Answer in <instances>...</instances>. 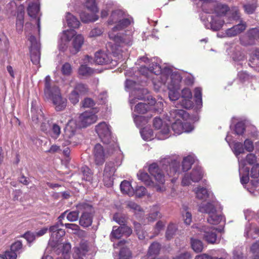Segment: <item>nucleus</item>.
Returning <instances> with one entry per match:
<instances>
[{"mask_svg": "<svg viewBox=\"0 0 259 259\" xmlns=\"http://www.w3.org/2000/svg\"><path fill=\"white\" fill-rule=\"evenodd\" d=\"M78 209L82 210L79 219V225L83 228L91 226L93 223L95 211L93 206L87 203H80L77 206Z\"/></svg>", "mask_w": 259, "mask_h": 259, "instance_id": "obj_1", "label": "nucleus"}, {"mask_svg": "<svg viewBox=\"0 0 259 259\" xmlns=\"http://www.w3.org/2000/svg\"><path fill=\"white\" fill-rule=\"evenodd\" d=\"M45 96L52 101L57 111H63L66 108L67 99L62 97L59 88H54L52 92Z\"/></svg>", "mask_w": 259, "mask_h": 259, "instance_id": "obj_2", "label": "nucleus"}, {"mask_svg": "<svg viewBox=\"0 0 259 259\" xmlns=\"http://www.w3.org/2000/svg\"><path fill=\"white\" fill-rule=\"evenodd\" d=\"M239 40L240 44L245 47L255 45L259 41V28L249 29L240 36Z\"/></svg>", "mask_w": 259, "mask_h": 259, "instance_id": "obj_3", "label": "nucleus"}, {"mask_svg": "<svg viewBox=\"0 0 259 259\" xmlns=\"http://www.w3.org/2000/svg\"><path fill=\"white\" fill-rule=\"evenodd\" d=\"M198 230V234L200 237L203 238L208 243L214 244L217 241V229L214 227L203 226L196 227Z\"/></svg>", "mask_w": 259, "mask_h": 259, "instance_id": "obj_4", "label": "nucleus"}, {"mask_svg": "<svg viewBox=\"0 0 259 259\" xmlns=\"http://www.w3.org/2000/svg\"><path fill=\"white\" fill-rule=\"evenodd\" d=\"M117 165L112 161L107 162L105 165L103 172V181L105 185L110 187L113 183V176L116 170Z\"/></svg>", "mask_w": 259, "mask_h": 259, "instance_id": "obj_5", "label": "nucleus"}, {"mask_svg": "<svg viewBox=\"0 0 259 259\" xmlns=\"http://www.w3.org/2000/svg\"><path fill=\"white\" fill-rule=\"evenodd\" d=\"M96 131L102 142L108 144L111 139V132L109 125L105 122H102L96 126Z\"/></svg>", "mask_w": 259, "mask_h": 259, "instance_id": "obj_6", "label": "nucleus"}, {"mask_svg": "<svg viewBox=\"0 0 259 259\" xmlns=\"http://www.w3.org/2000/svg\"><path fill=\"white\" fill-rule=\"evenodd\" d=\"M203 177L202 170L201 167L194 168L190 174L185 175L182 181V185L184 186H189L191 182H198Z\"/></svg>", "mask_w": 259, "mask_h": 259, "instance_id": "obj_7", "label": "nucleus"}, {"mask_svg": "<svg viewBox=\"0 0 259 259\" xmlns=\"http://www.w3.org/2000/svg\"><path fill=\"white\" fill-rule=\"evenodd\" d=\"M97 119V115L93 111H86L79 116L78 123L81 127L84 128L96 122Z\"/></svg>", "mask_w": 259, "mask_h": 259, "instance_id": "obj_8", "label": "nucleus"}, {"mask_svg": "<svg viewBox=\"0 0 259 259\" xmlns=\"http://www.w3.org/2000/svg\"><path fill=\"white\" fill-rule=\"evenodd\" d=\"M171 84L173 85V90H170L168 96L170 100L176 101L180 97V94L177 90L180 89V83L181 82L182 77L179 75H172L171 76Z\"/></svg>", "mask_w": 259, "mask_h": 259, "instance_id": "obj_9", "label": "nucleus"}, {"mask_svg": "<svg viewBox=\"0 0 259 259\" xmlns=\"http://www.w3.org/2000/svg\"><path fill=\"white\" fill-rule=\"evenodd\" d=\"M148 171L154 178L157 183L164 184L165 181V176L158 165L156 163H153L149 166Z\"/></svg>", "mask_w": 259, "mask_h": 259, "instance_id": "obj_10", "label": "nucleus"}, {"mask_svg": "<svg viewBox=\"0 0 259 259\" xmlns=\"http://www.w3.org/2000/svg\"><path fill=\"white\" fill-rule=\"evenodd\" d=\"M94 161L97 165H102L105 161V152L100 144L95 145L93 150Z\"/></svg>", "mask_w": 259, "mask_h": 259, "instance_id": "obj_11", "label": "nucleus"}, {"mask_svg": "<svg viewBox=\"0 0 259 259\" xmlns=\"http://www.w3.org/2000/svg\"><path fill=\"white\" fill-rule=\"evenodd\" d=\"M112 61V55L102 51H99L95 54V62L99 65H106Z\"/></svg>", "mask_w": 259, "mask_h": 259, "instance_id": "obj_12", "label": "nucleus"}, {"mask_svg": "<svg viewBox=\"0 0 259 259\" xmlns=\"http://www.w3.org/2000/svg\"><path fill=\"white\" fill-rule=\"evenodd\" d=\"M180 163L174 161L166 167V172L168 176L170 177H174L171 180L173 182L178 178L180 172Z\"/></svg>", "mask_w": 259, "mask_h": 259, "instance_id": "obj_13", "label": "nucleus"}, {"mask_svg": "<svg viewBox=\"0 0 259 259\" xmlns=\"http://www.w3.org/2000/svg\"><path fill=\"white\" fill-rule=\"evenodd\" d=\"M192 94L190 90L188 88H185L182 91L181 105L185 108L188 109L192 107V102L190 99H192Z\"/></svg>", "mask_w": 259, "mask_h": 259, "instance_id": "obj_14", "label": "nucleus"}, {"mask_svg": "<svg viewBox=\"0 0 259 259\" xmlns=\"http://www.w3.org/2000/svg\"><path fill=\"white\" fill-rule=\"evenodd\" d=\"M127 16V13L121 10L113 11L108 21L109 24H117L124 17Z\"/></svg>", "mask_w": 259, "mask_h": 259, "instance_id": "obj_15", "label": "nucleus"}, {"mask_svg": "<svg viewBox=\"0 0 259 259\" xmlns=\"http://www.w3.org/2000/svg\"><path fill=\"white\" fill-rule=\"evenodd\" d=\"M140 72L143 74L147 75L148 72H151L154 73L155 74L158 75L161 72V67L159 64L157 63H152L149 68L146 67L145 66H142L140 68Z\"/></svg>", "mask_w": 259, "mask_h": 259, "instance_id": "obj_16", "label": "nucleus"}, {"mask_svg": "<svg viewBox=\"0 0 259 259\" xmlns=\"http://www.w3.org/2000/svg\"><path fill=\"white\" fill-rule=\"evenodd\" d=\"M246 27L245 23H240L227 29L226 33L229 37H233L243 31Z\"/></svg>", "mask_w": 259, "mask_h": 259, "instance_id": "obj_17", "label": "nucleus"}, {"mask_svg": "<svg viewBox=\"0 0 259 259\" xmlns=\"http://www.w3.org/2000/svg\"><path fill=\"white\" fill-rule=\"evenodd\" d=\"M132 23H133V18L127 14L126 17H123V18L115 25L113 28V30L118 31L122 30L130 25Z\"/></svg>", "mask_w": 259, "mask_h": 259, "instance_id": "obj_18", "label": "nucleus"}, {"mask_svg": "<svg viewBox=\"0 0 259 259\" xmlns=\"http://www.w3.org/2000/svg\"><path fill=\"white\" fill-rule=\"evenodd\" d=\"M170 115L176 121H181V119L186 120L188 117V113L184 110L174 109L170 110Z\"/></svg>", "mask_w": 259, "mask_h": 259, "instance_id": "obj_19", "label": "nucleus"}, {"mask_svg": "<svg viewBox=\"0 0 259 259\" xmlns=\"http://www.w3.org/2000/svg\"><path fill=\"white\" fill-rule=\"evenodd\" d=\"M230 9L231 8L227 5L218 3L214 7V13L218 17L224 16L230 12Z\"/></svg>", "mask_w": 259, "mask_h": 259, "instance_id": "obj_20", "label": "nucleus"}, {"mask_svg": "<svg viewBox=\"0 0 259 259\" xmlns=\"http://www.w3.org/2000/svg\"><path fill=\"white\" fill-rule=\"evenodd\" d=\"M84 42V38L82 35L79 34L76 35L73 39V49L71 51L72 54H75L78 52Z\"/></svg>", "mask_w": 259, "mask_h": 259, "instance_id": "obj_21", "label": "nucleus"}, {"mask_svg": "<svg viewBox=\"0 0 259 259\" xmlns=\"http://www.w3.org/2000/svg\"><path fill=\"white\" fill-rule=\"evenodd\" d=\"M155 100L151 98V100L148 104L144 103H139L135 106V111L139 114H144L150 109V106L149 104H151V105H153L155 103Z\"/></svg>", "mask_w": 259, "mask_h": 259, "instance_id": "obj_22", "label": "nucleus"}, {"mask_svg": "<svg viewBox=\"0 0 259 259\" xmlns=\"http://www.w3.org/2000/svg\"><path fill=\"white\" fill-rule=\"evenodd\" d=\"M120 190L123 194L128 195L130 196H133L135 194V190L132 187L130 182L124 180L120 184Z\"/></svg>", "mask_w": 259, "mask_h": 259, "instance_id": "obj_23", "label": "nucleus"}, {"mask_svg": "<svg viewBox=\"0 0 259 259\" xmlns=\"http://www.w3.org/2000/svg\"><path fill=\"white\" fill-rule=\"evenodd\" d=\"M28 15L33 18H35L39 11V4L37 2H31L27 7Z\"/></svg>", "mask_w": 259, "mask_h": 259, "instance_id": "obj_24", "label": "nucleus"}, {"mask_svg": "<svg viewBox=\"0 0 259 259\" xmlns=\"http://www.w3.org/2000/svg\"><path fill=\"white\" fill-rule=\"evenodd\" d=\"M66 20L68 26L70 28H77L80 24L78 19L69 12L66 13Z\"/></svg>", "mask_w": 259, "mask_h": 259, "instance_id": "obj_25", "label": "nucleus"}, {"mask_svg": "<svg viewBox=\"0 0 259 259\" xmlns=\"http://www.w3.org/2000/svg\"><path fill=\"white\" fill-rule=\"evenodd\" d=\"M198 210L202 213H208V215L213 212H216L217 211L214 205L210 202L201 205L199 207Z\"/></svg>", "mask_w": 259, "mask_h": 259, "instance_id": "obj_26", "label": "nucleus"}, {"mask_svg": "<svg viewBox=\"0 0 259 259\" xmlns=\"http://www.w3.org/2000/svg\"><path fill=\"white\" fill-rule=\"evenodd\" d=\"M161 248L160 244L158 242H153L149 247L148 255L150 259H154V257H150L153 255H157L159 254Z\"/></svg>", "mask_w": 259, "mask_h": 259, "instance_id": "obj_27", "label": "nucleus"}, {"mask_svg": "<svg viewBox=\"0 0 259 259\" xmlns=\"http://www.w3.org/2000/svg\"><path fill=\"white\" fill-rule=\"evenodd\" d=\"M190 243L191 248L195 252H201L203 250V243L201 240L191 238Z\"/></svg>", "mask_w": 259, "mask_h": 259, "instance_id": "obj_28", "label": "nucleus"}, {"mask_svg": "<svg viewBox=\"0 0 259 259\" xmlns=\"http://www.w3.org/2000/svg\"><path fill=\"white\" fill-rule=\"evenodd\" d=\"M80 17L82 22L84 23L95 22L98 19V17L95 15V14L93 13V14H90L85 12H82L80 13Z\"/></svg>", "mask_w": 259, "mask_h": 259, "instance_id": "obj_29", "label": "nucleus"}, {"mask_svg": "<svg viewBox=\"0 0 259 259\" xmlns=\"http://www.w3.org/2000/svg\"><path fill=\"white\" fill-rule=\"evenodd\" d=\"M137 176L139 179L142 181L146 185L151 186L153 185V182L147 172L139 171Z\"/></svg>", "mask_w": 259, "mask_h": 259, "instance_id": "obj_30", "label": "nucleus"}, {"mask_svg": "<svg viewBox=\"0 0 259 259\" xmlns=\"http://www.w3.org/2000/svg\"><path fill=\"white\" fill-rule=\"evenodd\" d=\"M194 161V158L191 156H188L183 159L182 161V169L184 171H187L191 168Z\"/></svg>", "mask_w": 259, "mask_h": 259, "instance_id": "obj_31", "label": "nucleus"}, {"mask_svg": "<svg viewBox=\"0 0 259 259\" xmlns=\"http://www.w3.org/2000/svg\"><path fill=\"white\" fill-rule=\"evenodd\" d=\"M222 220V215L218 214L216 211V212H213L209 215L207 222L212 225H218L221 222Z\"/></svg>", "mask_w": 259, "mask_h": 259, "instance_id": "obj_32", "label": "nucleus"}, {"mask_svg": "<svg viewBox=\"0 0 259 259\" xmlns=\"http://www.w3.org/2000/svg\"><path fill=\"white\" fill-rule=\"evenodd\" d=\"M40 53L38 49H36L33 50L32 49L30 50V58L31 61L32 63L34 65H38L40 62Z\"/></svg>", "mask_w": 259, "mask_h": 259, "instance_id": "obj_33", "label": "nucleus"}, {"mask_svg": "<svg viewBox=\"0 0 259 259\" xmlns=\"http://www.w3.org/2000/svg\"><path fill=\"white\" fill-rule=\"evenodd\" d=\"M210 23L212 29L218 31L221 29L223 27L224 24V21L219 18H212Z\"/></svg>", "mask_w": 259, "mask_h": 259, "instance_id": "obj_34", "label": "nucleus"}, {"mask_svg": "<svg viewBox=\"0 0 259 259\" xmlns=\"http://www.w3.org/2000/svg\"><path fill=\"white\" fill-rule=\"evenodd\" d=\"M84 6L92 13L96 14L99 11L96 0H87Z\"/></svg>", "mask_w": 259, "mask_h": 259, "instance_id": "obj_35", "label": "nucleus"}, {"mask_svg": "<svg viewBox=\"0 0 259 259\" xmlns=\"http://www.w3.org/2000/svg\"><path fill=\"white\" fill-rule=\"evenodd\" d=\"M182 121H176L171 125V128L175 134L180 135L184 131V126Z\"/></svg>", "mask_w": 259, "mask_h": 259, "instance_id": "obj_36", "label": "nucleus"}, {"mask_svg": "<svg viewBox=\"0 0 259 259\" xmlns=\"http://www.w3.org/2000/svg\"><path fill=\"white\" fill-rule=\"evenodd\" d=\"M135 231L139 239L143 240L147 236V233L142 228L141 225L137 222L134 223Z\"/></svg>", "mask_w": 259, "mask_h": 259, "instance_id": "obj_37", "label": "nucleus"}, {"mask_svg": "<svg viewBox=\"0 0 259 259\" xmlns=\"http://www.w3.org/2000/svg\"><path fill=\"white\" fill-rule=\"evenodd\" d=\"M94 73V70L87 65H81L78 69V74L83 76L91 75Z\"/></svg>", "mask_w": 259, "mask_h": 259, "instance_id": "obj_38", "label": "nucleus"}, {"mask_svg": "<svg viewBox=\"0 0 259 259\" xmlns=\"http://www.w3.org/2000/svg\"><path fill=\"white\" fill-rule=\"evenodd\" d=\"M195 193L197 198L201 200L205 199L208 197L207 190L203 187L197 188Z\"/></svg>", "mask_w": 259, "mask_h": 259, "instance_id": "obj_39", "label": "nucleus"}, {"mask_svg": "<svg viewBox=\"0 0 259 259\" xmlns=\"http://www.w3.org/2000/svg\"><path fill=\"white\" fill-rule=\"evenodd\" d=\"M51 79L50 76H47L45 79V88H44V94L46 95L47 94H49L52 92V90L54 88H59L56 85L51 86Z\"/></svg>", "mask_w": 259, "mask_h": 259, "instance_id": "obj_40", "label": "nucleus"}, {"mask_svg": "<svg viewBox=\"0 0 259 259\" xmlns=\"http://www.w3.org/2000/svg\"><path fill=\"white\" fill-rule=\"evenodd\" d=\"M177 229L176 226L174 224H169L167 227L166 233L165 237L167 240H170L175 234Z\"/></svg>", "mask_w": 259, "mask_h": 259, "instance_id": "obj_41", "label": "nucleus"}, {"mask_svg": "<svg viewBox=\"0 0 259 259\" xmlns=\"http://www.w3.org/2000/svg\"><path fill=\"white\" fill-rule=\"evenodd\" d=\"M24 24V13L20 12L18 14L16 23V29L18 31H22Z\"/></svg>", "mask_w": 259, "mask_h": 259, "instance_id": "obj_42", "label": "nucleus"}, {"mask_svg": "<svg viewBox=\"0 0 259 259\" xmlns=\"http://www.w3.org/2000/svg\"><path fill=\"white\" fill-rule=\"evenodd\" d=\"M83 174V179L86 181L92 182L93 178V173L88 167H83L82 168Z\"/></svg>", "mask_w": 259, "mask_h": 259, "instance_id": "obj_43", "label": "nucleus"}, {"mask_svg": "<svg viewBox=\"0 0 259 259\" xmlns=\"http://www.w3.org/2000/svg\"><path fill=\"white\" fill-rule=\"evenodd\" d=\"M73 90L79 93V95L81 96L85 94L88 92V88L86 84L78 83L74 87Z\"/></svg>", "mask_w": 259, "mask_h": 259, "instance_id": "obj_44", "label": "nucleus"}, {"mask_svg": "<svg viewBox=\"0 0 259 259\" xmlns=\"http://www.w3.org/2000/svg\"><path fill=\"white\" fill-rule=\"evenodd\" d=\"M113 220L117 223L119 224L120 225V226L124 225H126V223H127L126 217L122 214L117 213L114 214Z\"/></svg>", "mask_w": 259, "mask_h": 259, "instance_id": "obj_45", "label": "nucleus"}, {"mask_svg": "<svg viewBox=\"0 0 259 259\" xmlns=\"http://www.w3.org/2000/svg\"><path fill=\"white\" fill-rule=\"evenodd\" d=\"M122 235L123 234L121 232V230L120 229V227L117 228L116 226H114L113 227V229L110 235L111 241H113L112 238L118 239L120 238Z\"/></svg>", "mask_w": 259, "mask_h": 259, "instance_id": "obj_46", "label": "nucleus"}, {"mask_svg": "<svg viewBox=\"0 0 259 259\" xmlns=\"http://www.w3.org/2000/svg\"><path fill=\"white\" fill-rule=\"evenodd\" d=\"M131 255V252L128 248L125 247L121 248L119 253V259H130Z\"/></svg>", "mask_w": 259, "mask_h": 259, "instance_id": "obj_47", "label": "nucleus"}, {"mask_svg": "<svg viewBox=\"0 0 259 259\" xmlns=\"http://www.w3.org/2000/svg\"><path fill=\"white\" fill-rule=\"evenodd\" d=\"M80 95L79 93L73 90L69 95V100L73 105L76 104L79 101Z\"/></svg>", "mask_w": 259, "mask_h": 259, "instance_id": "obj_48", "label": "nucleus"}, {"mask_svg": "<svg viewBox=\"0 0 259 259\" xmlns=\"http://www.w3.org/2000/svg\"><path fill=\"white\" fill-rule=\"evenodd\" d=\"M78 136V135L76 134L74 131H71V133L68 136L69 140L67 141V144L76 145L79 142Z\"/></svg>", "mask_w": 259, "mask_h": 259, "instance_id": "obj_49", "label": "nucleus"}, {"mask_svg": "<svg viewBox=\"0 0 259 259\" xmlns=\"http://www.w3.org/2000/svg\"><path fill=\"white\" fill-rule=\"evenodd\" d=\"M61 71L64 75H70L72 71V68L71 65L67 62L64 63L62 66Z\"/></svg>", "mask_w": 259, "mask_h": 259, "instance_id": "obj_50", "label": "nucleus"}, {"mask_svg": "<svg viewBox=\"0 0 259 259\" xmlns=\"http://www.w3.org/2000/svg\"><path fill=\"white\" fill-rule=\"evenodd\" d=\"M194 98L197 105H199L202 104V91L200 88H197L195 89Z\"/></svg>", "mask_w": 259, "mask_h": 259, "instance_id": "obj_51", "label": "nucleus"}, {"mask_svg": "<svg viewBox=\"0 0 259 259\" xmlns=\"http://www.w3.org/2000/svg\"><path fill=\"white\" fill-rule=\"evenodd\" d=\"M65 235V231L61 229L55 233H52L51 237L53 238L54 241L59 242Z\"/></svg>", "mask_w": 259, "mask_h": 259, "instance_id": "obj_52", "label": "nucleus"}, {"mask_svg": "<svg viewBox=\"0 0 259 259\" xmlns=\"http://www.w3.org/2000/svg\"><path fill=\"white\" fill-rule=\"evenodd\" d=\"M22 248V244L21 241H17L11 245L10 250L12 251L13 252H16V254H17L18 253H20Z\"/></svg>", "mask_w": 259, "mask_h": 259, "instance_id": "obj_53", "label": "nucleus"}, {"mask_svg": "<svg viewBox=\"0 0 259 259\" xmlns=\"http://www.w3.org/2000/svg\"><path fill=\"white\" fill-rule=\"evenodd\" d=\"M109 36L110 39L113 40L117 46H120L121 44L124 42L123 37L118 34L116 35L109 34Z\"/></svg>", "mask_w": 259, "mask_h": 259, "instance_id": "obj_54", "label": "nucleus"}, {"mask_svg": "<svg viewBox=\"0 0 259 259\" xmlns=\"http://www.w3.org/2000/svg\"><path fill=\"white\" fill-rule=\"evenodd\" d=\"M245 131V127L244 123L238 122L235 126V132L237 135H242Z\"/></svg>", "mask_w": 259, "mask_h": 259, "instance_id": "obj_55", "label": "nucleus"}, {"mask_svg": "<svg viewBox=\"0 0 259 259\" xmlns=\"http://www.w3.org/2000/svg\"><path fill=\"white\" fill-rule=\"evenodd\" d=\"M245 160L249 165H254L257 163V157L255 154L252 153L248 154L245 158Z\"/></svg>", "mask_w": 259, "mask_h": 259, "instance_id": "obj_56", "label": "nucleus"}, {"mask_svg": "<svg viewBox=\"0 0 259 259\" xmlns=\"http://www.w3.org/2000/svg\"><path fill=\"white\" fill-rule=\"evenodd\" d=\"M250 177L252 178L257 179L259 177V164L256 163L252 166L250 171Z\"/></svg>", "mask_w": 259, "mask_h": 259, "instance_id": "obj_57", "label": "nucleus"}, {"mask_svg": "<svg viewBox=\"0 0 259 259\" xmlns=\"http://www.w3.org/2000/svg\"><path fill=\"white\" fill-rule=\"evenodd\" d=\"M245 174L240 177V182L242 184H246L249 182V168L247 167L244 168Z\"/></svg>", "mask_w": 259, "mask_h": 259, "instance_id": "obj_58", "label": "nucleus"}, {"mask_svg": "<svg viewBox=\"0 0 259 259\" xmlns=\"http://www.w3.org/2000/svg\"><path fill=\"white\" fill-rule=\"evenodd\" d=\"M52 132L53 133L52 137L57 139L61 133L60 126L56 123H53L52 127Z\"/></svg>", "mask_w": 259, "mask_h": 259, "instance_id": "obj_59", "label": "nucleus"}, {"mask_svg": "<svg viewBox=\"0 0 259 259\" xmlns=\"http://www.w3.org/2000/svg\"><path fill=\"white\" fill-rule=\"evenodd\" d=\"M78 211H72L68 213L66 218L70 222H75L78 220Z\"/></svg>", "mask_w": 259, "mask_h": 259, "instance_id": "obj_60", "label": "nucleus"}, {"mask_svg": "<svg viewBox=\"0 0 259 259\" xmlns=\"http://www.w3.org/2000/svg\"><path fill=\"white\" fill-rule=\"evenodd\" d=\"M147 192L146 189L143 186L137 187L135 190V194L138 197H142L146 195Z\"/></svg>", "mask_w": 259, "mask_h": 259, "instance_id": "obj_61", "label": "nucleus"}, {"mask_svg": "<svg viewBox=\"0 0 259 259\" xmlns=\"http://www.w3.org/2000/svg\"><path fill=\"white\" fill-rule=\"evenodd\" d=\"M160 214L159 211L158 210H152L149 213V216L148 217V220L149 222H154L157 219L160 218Z\"/></svg>", "mask_w": 259, "mask_h": 259, "instance_id": "obj_62", "label": "nucleus"}, {"mask_svg": "<svg viewBox=\"0 0 259 259\" xmlns=\"http://www.w3.org/2000/svg\"><path fill=\"white\" fill-rule=\"evenodd\" d=\"M256 7L257 6L256 3L252 4H248L244 5V8L245 12L249 14L253 13L256 8Z\"/></svg>", "mask_w": 259, "mask_h": 259, "instance_id": "obj_63", "label": "nucleus"}, {"mask_svg": "<svg viewBox=\"0 0 259 259\" xmlns=\"http://www.w3.org/2000/svg\"><path fill=\"white\" fill-rule=\"evenodd\" d=\"M244 149L248 152H252L254 150L253 142L248 139H246L244 142Z\"/></svg>", "mask_w": 259, "mask_h": 259, "instance_id": "obj_64", "label": "nucleus"}]
</instances>
